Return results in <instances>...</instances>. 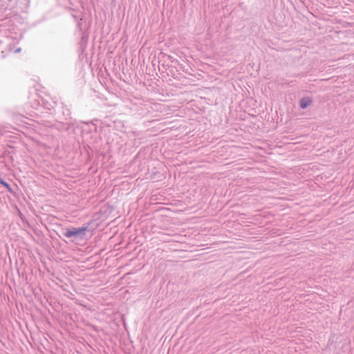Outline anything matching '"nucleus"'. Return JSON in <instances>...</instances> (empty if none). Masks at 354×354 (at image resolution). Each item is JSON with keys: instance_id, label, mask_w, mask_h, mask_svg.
Here are the masks:
<instances>
[{"instance_id": "3", "label": "nucleus", "mask_w": 354, "mask_h": 354, "mask_svg": "<svg viewBox=\"0 0 354 354\" xmlns=\"http://www.w3.org/2000/svg\"><path fill=\"white\" fill-rule=\"evenodd\" d=\"M0 183L3 185L5 187H6L9 191L11 190L10 186L8 183L4 181L2 178H0Z\"/></svg>"}, {"instance_id": "1", "label": "nucleus", "mask_w": 354, "mask_h": 354, "mask_svg": "<svg viewBox=\"0 0 354 354\" xmlns=\"http://www.w3.org/2000/svg\"><path fill=\"white\" fill-rule=\"evenodd\" d=\"M86 230L87 226L82 227H72L70 229H66L64 233V235L67 238H77L81 235H84Z\"/></svg>"}, {"instance_id": "2", "label": "nucleus", "mask_w": 354, "mask_h": 354, "mask_svg": "<svg viewBox=\"0 0 354 354\" xmlns=\"http://www.w3.org/2000/svg\"><path fill=\"white\" fill-rule=\"evenodd\" d=\"M312 100L310 97H303L300 100L299 105L301 109H306L310 106Z\"/></svg>"}, {"instance_id": "4", "label": "nucleus", "mask_w": 354, "mask_h": 354, "mask_svg": "<svg viewBox=\"0 0 354 354\" xmlns=\"http://www.w3.org/2000/svg\"><path fill=\"white\" fill-rule=\"evenodd\" d=\"M20 50H21V49H20V48H18V49H17V50H15V53H19V52H20Z\"/></svg>"}]
</instances>
